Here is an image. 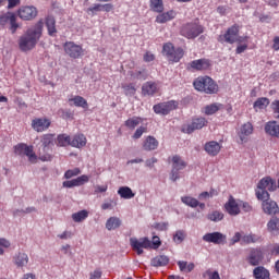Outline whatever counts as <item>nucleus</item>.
Wrapping results in <instances>:
<instances>
[{
  "label": "nucleus",
  "mask_w": 279,
  "mask_h": 279,
  "mask_svg": "<svg viewBox=\"0 0 279 279\" xmlns=\"http://www.w3.org/2000/svg\"><path fill=\"white\" fill-rule=\"evenodd\" d=\"M160 145V143L158 142V140H156V137L148 135L143 144L142 147L144 149V151H155V149Z\"/></svg>",
  "instance_id": "b1692460"
},
{
  "label": "nucleus",
  "mask_w": 279,
  "mask_h": 279,
  "mask_svg": "<svg viewBox=\"0 0 279 279\" xmlns=\"http://www.w3.org/2000/svg\"><path fill=\"white\" fill-rule=\"evenodd\" d=\"M182 36L189 39L197 38L201 34H204V26L197 22H192L183 25L181 29Z\"/></svg>",
  "instance_id": "423d86ee"
},
{
  "label": "nucleus",
  "mask_w": 279,
  "mask_h": 279,
  "mask_svg": "<svg viewBox=\"0 0 279 279\" xmlns=\"http://www.w3.org/2000/svg\"><path fill=\"white\" fill-rule=\"evenodd\" d=\"M54 134H45L41 137L43 147L39 148L38 158L43 162H51L53 156H51V147L56 143Z\"/></svg>",
  "instance_id": "7ed1b4c3"
},
{
  "label": "nucleus",
  "mask_w": 279,
  "mask_h": 279,
  "mask_svg": "<svg viewBox=\"0 0 279 279\" xmlns=\"http://www.w3.org/2000/svg\"><path fill=\"white\" fill-rule=\"evenodd\" d=\"M156 162H158V159H156V157H153L150 159H147L145 161L146 167H149L150 169H153L154 165H156Z\"/></svg>",
  "instance_id": "e2e57ef3"
},
{
  "label": "nucleus",
  "mask_w": 279,
  "mask_h": 279,
  "mask_svg": "<svg viewBox=\"0 0 279 279\" xmlns=\"http://www.w3.org/2000/svg\"><path fill=\"white\" fill-rule=\"evenodd\" d=\"M240 207L243 208V211H244V213H250V210H252V206H250L248 203L240 202Z\"/></svg>",
  "instance_id": "0e129e2a"
},
{
  "label": "nucleus",
  "mask_w": 279,
  "mask_h": 279,
  "mask_svg": "<svg viewBox=\"0 0 279 279\" xmlns=\"http://www.w3.org/2000/svg\"><path fill=\"white\" fill-rule=\"evenodd\" d=\"M130 245L133 252H136L137 256H142L144 254L143 250H158L162 242H160V238L158 235L153 236V241L149 238H131Z\"/></svg>",
  "instance_id": "f03ea898"
},
{
  "label": "nucleus",
  "mask_w": 279,
  "mask_h": 279,
  "mask_svg": "<svg viewBox=\"0 0 279 279\" xmlns=\"http://www.w3.org/2000/svg\"><path fill=\"white\" fill-rule=\"evenodd\" d=\"M178 104L173 100L167 101V102H160L158 105H155L153 107V110L156 114H163L167 116L171 110H175Z\"/></svg>",
  "instance_id": "ddd939ff"
},
{
  "label": "nucleus",
  "mask_w": 279,
  "mask_h": 279,
  "mask_svg": "<svg viewBox=\"0 0 279 279\" xmlns=\"http://www.w3.org/2000/svg\"><path fill=\"white\" fill-rule=\"evenodd\" d=\"M107 230H117V228H121V219L117 217H110L106 222Z\"/></svg>",
  "instance_id": "72a5a7b5"
},
{
  "label": "nucleus",
  "mask_w": 279,
  "mask_h": 279,
  "mask_svg": "<svg viewBox=\"0 0 279 279\" xmlns=\"http://www.w3.org/2000/svg\"><path fill=\"white\" fill-rule=\"evenodd\" d=\"M69 101H72L76 108H88V101L82 96H74L73 98H70Z\"/></svg>",
  "instance_id": "c9c22d12"
},
{
  "label": "nucleus",
  "mask_w": 279,
  "mask_h": 279,
  "mask_svg": "<svg viewBox=\"0 0 279 279\" xmlns=\"http://www.w3.org/2000/svg\"><path fill=\"white\" fill-rule=\"evenodd\" d=\"M0 25H2V27H5V25H10L12 34H15L16 29H19V24L16 23V15L12 12L0 15Z\"/></svg>",
  "instance_id": "f8f14e48"
},
{
  "label": "nucleus",
  "mask_w": 279,
  "mask_h": 279,
  "mask_svg": "<svg viewBox=\"0 0 279 279\" xmlns=\"http://www.w3.org/2000/svg\"><path fill=\"white\" fill-rule=\"evenodd\" d=\"M46 27L49 36H56V34H58V29L56 28V19H53V16L50 15L46 19Z\"/></svg>",
  "instance_id": "7c9ffc66"
},
{
  "label": "nucleus",
  "mask_w": 279,
  "mask_h": 279,
  "mask_svg": "<svg viewBox=\"0 0 279 279\" xmlns=\"http://www.w3.org/2000/svg\"><path fill=\"white\" fill-rule=\"evenodd\" d=\"M214 195V192H202L199 195H198V199H208L209 197H213Z\"/></svg>",
  "instance_id": "680f3d73"
},
{
  "label": "nucleus",
  "mask_w": 279,
  "mask_h": 279,
  "mask_svg": "<svg viewBox=\"0 0 279 279\" xmlns=\"http://www.w3.org/2000/svg\"><path fill=\"white\" fill-rule=\"evenodd\" d=\"M145 132H147V128L145 126H140L135 133L133 134V138L135 141H138V138H141V136H143V134H145Z\"/></svg>",
  "instance_id": "864d4df0"
},
{
  "label": "nucleus",
  "mask_w": 279,
  "mask_h": 279,
  "mask_svg": "<svg viewBox=\"0 0 279 279\" xmlns=\"http://www.w3.org/2000/svg\"><path fill=\"white\" fill-rule=\"evenodd\" d=\"M215 112H219V105L211 104L205 107V114L210 116L215 114Z\"/></svg>",
  "instance_id": "09e8293b"
},
{
  "label": "nucleus",
  "mask_w": 279,
  "mask_h": 279,
  "mask_svg": "<svg viewBox=\"0 0 279 279\" xmlns=\"http://www.w3.org/2000/svg\"><path fill=\"white\" fill-rule=\"evenodd\" d=\"M260 236L256 234H244L242 236V245H250V243H258Z\"/></svg>",
  "instance_id": "e433bc0d"
},
{
  "label": "nucleus",
  "mask_w": 279,
  "mask_h": 279,
  "mask_svg": "<svg viewBox=\"0 0 279 279\" xmlns=\"http://www.w3.org/2000/svg\"><path fill=\"white\" fill-rule=\"evenodd\" d=\"M209 279H221L219 271L208 272Z\"/></svg>",
  "instance_id": "338daca9"
},
{
  "label": "nucleus",
  "mask_w": 279,
  "mask_h": 279,
  "mask_svg": "<svg viewBox=\"0 0 279 279\" xmlns=\"http://www.w3.org/2000/svg\"><path fill=\"white\" fill-rule=\"evenodd\" d=\"M194 88L206 93L207 95H213L217 93L218 86L215 84V81L209 76L201 77L194 81Z\"/></svg>",
  "instance_id": "20e7f679"
},
{
  "label": "nucleus",
  "mask_w": 279,
  "mask_h": 279,
  "mask_svg": "<svg viewBox=\"0 0 279 279\" xmlns=\"http://www.w3.org/2000/svg\"><path fill=\"white\" fill-rule=\"evenodd\" d=\"M210 68V61L208 59L194 60L187 64V69H193L194 71H206Z\"/></svg>",
  "instance_id": "6ab92c4d"
},
{
  "label": "nucleus",
  "mask_w": 279,
  "mask_h": 279,
  "mask_svg": "<svg viewBox=\"0 0 279 279\" xmlns=\"http://www.w3.org/2000/svg\"><path fill=\"white\" fill-rule=\"evenodd\" d=\"M252 132H254V126L252 125V123L247 122L245 124H243L240 129V132L238 133V136L240 138V143H247V136H250V134H252Z\"/></svg>",
  "instance_id": "aec40b11"
},
{
  "label": "nucleus",
  "mask_w": 279,
  "mask_h": 279,
  "mask_svg": "<svg viewBox=\"0 0 279 279\" xmlns=\"http://www.w3.org/2000/svg\"><path fill=\"white\" fill-rule=\"evenodd\" d=\"M263 258H264L263 251H260L259 248H253L248 256V263L253 267H256L260 265V263H263Z\"/></svg>",
  "instance_id": "412c9836"
},
{
  "label": "nucleus",
  "mask_w": 279,
  "mask_h": 279,
  "mask_svg": "<svg viewBox=\"0 0 279 279\" xmlns=\"http://www.w3.org/2000/svg\"><path fill=\"white\" fill-rule=\"evenodd\" d=\"M207 219H209V221H221L223 219V213L221 211H213L210 214L207 215Z\"/></svg>",
  "instance_id": "de8ad7c7"
},
{
  "label": "nucleus",
  "mask_w": 279,
  "mask_h": 279,
  "mask_svg": "<svg viewBox=\"0 0 279 279\" xmlns=\"http://www.w3.org/2000/svg\"><path fill=\"white\" fill-rule=\"evenodd\" d=\"M219 43H228L229 45H234V43H241V37L239 36V26L233 25L226 34L220 35L218 38Z\"/></svg>",
  "instance_id": "1a4fd4ad"
},
{
  "label": "nucleus",
  "mask_w": 279,
  "mask_h": 279,
  "mask_svg": "<svg viewBox=\"0 0 279 279\" xmlns=\"http://www.w3.org/2000/svg\"><path fill=\"white\" fill-rule=\"evenodd\" d=\"M185 236H186V234H184V231L179 230L173 235V241H174V243L180 244V243H182V241H184Z\"/></svg>",
  "instance_id": "3c124183"
},
{
  "label": "nucleus",
  "mask_w": 279,
  "mask_h": 279,
  "mask_svg": "<svg viewBox=\"0 0 279 279\" xmlns=\"http://www.w3.org/2000/svg\"><path fill=\"white\" fill-rule=\"evenodd\" d=\"M162 53L169 62H180L184 58V50L182 48L173 47V44H165Z\"/></svg>",
  "instance_id": "39448f33"
},
{
  "label": "nucleus",
  "mask_w": 279,
  "mask_h": 279,
  "mask_svg": "<svg viewBox=\"0 0 279 279\" xmlns=\"http://www.w3.org/2000/svg\"><path fill=\"white\" fill-rule=\"evenodd\" d=\"M106 191H108V185H96L94 193L97 195V193H106Z\"/></svg>",
  "instance_id": "13d9d810"
},
{
  "label": "nucleus",
  "mask_w": 279,
  "mask_h": 279,
  "mask_svg": "<svg viewBox=\"0 0 279 279\" xmlns=\"http://www.w3.org/2000/svg\"><path fill=\"white\" fill-rule=\"evenodd\" d=\"M102 12H111V10L114 8L111 3L101 4Z\"/></svg>",
  "instance_id": "69168bd1"
},
{
  "label": "nucleus",
  "mask_w": 279,
  "mask_h": 279,
  "mask_svg": "<svg viewBox=\"0 0 279 279\" xmlns=\"http://www.w3.org/2000/svg\"><path fill=\"white\" fill-rule=\"evenodd\" d=\"M158 90V83L149 81L142 85V95L144 97H154Z\"/></svg>",
  "instance_id": "a211bd4d"
},
{
  "label": "nucleus",
  "mask_w": 279,
  "mask_h": 279,
  "mask_svg": "<svg viewBox=\"0 0 279 279\" xmlns=\"http://www.w3.org/2000/svg\"><path fill=\"white\" fill-rule=\"evenodd\" d=\"M118 195H120V197H122V199H132L135 197L136 194H134V192H132V189L129 186H121L118 190Z\"/></svg>",
  "instance_id": "c85d7f7f"
},
{
  "label": "nucleus",
  "mask_w": 279,
  "mask_h": 279,
  "mask_svg": "<svg viewBox=\"0 0 279 279\" xmlns=\"http://www.w3.org/2000/svg\"><path fill=\"white\" fill-rule=\"evenodd\" d=\"M271 107H272L274 111L279 114V100L272 101Z\"/></svg>",
  "instance_id": "774afa93"
},
{
  "label": "nucleus",
  "mask_w": 279,
  "mask_h": 279,
  "mask_svg": "<svg viewBox=\"0 0 279 279\" xmlns=\"http://www.w3.org/2000/svg\"><path fill=\"white\" fill-rule=\"evenodd\" d=\"M38 15V11L35 7H22L19 10V16L23 21H32L33 19H36Z\"/></svg>",
  "instance_id": "2eb2a0df"
},
{
  "label": "nucleus",
  "mask_w": 279,
  "mask_h": 279,
  "mask_svg": "<svg viewBox=\"0 0 279 279\" xmlns=\"http://www.w3.org/2000/svg\"><path fill=\"white\" fill-rule=\"evenodd\" d=\"M226 235L221 232L206 233L203 235L205 243H214V245H226Z\"/></svg>",
  "instance_id": "4468645a"
},
{
  "label": "nucleus",
  "mask_w": 279,
  "mask_h": 279,
  "mask_svg": "<svg viewBox=\"0 0 279 279\" xmlns=\"http://www.w3.org/2000/svg\"><path fill=\"white\" fill-rule=\"evenodd\" d=\"M208 125V120L205 118H194L190 124H184L182 126V132L184 134H193L195 130H202Z\"/></svg>",
  "instance_id": "9d476101"
},
{
  "label": "nucleus",
  "mask_w": 279,
  "mask_h": 279,
  "mask_svg": "<svg viewBox=\"0 0 279 279\" xmlns=\"http://www.w3.org/2000/svg\"><path fill=\"white\" fill-rule=\"evenodd\" d=\"M95 14V12H102L101 4H94V7H90L87 9V14Z\"/></svg>",
  "instance_id": "6e6d98bb"
},
{
  "label": "nucleus",
  "mask_w": 279,
  "mask_h": 279,
  "mask_svg": "<svg viewBox=\"0 0 279 279\" xmlns=\"http://www.w3.org/2000/svg\"><path fill=\"white\" fill-rule=\"evenodd\" d=\"M186 165V161L182 160V157L178 155L172 157V169L170 172V180H172V182L180 180V171H184Z\"/></svg>",
  "instance_id": "6e6552de"
},
{
  "label": "nucleus",
  "mask_w": 279,
  "mask_h": 279,
  "mask_svg": "<svg viewBox=\"0 0 279 279\" xmlns=\"http://www.w3.org/2000/svg\"><path fill=\"white\" fill-rule=\"evenodd\" d=\"M150 10H153V12H163L165 4L162 0H150Z\"/></svg>",
  "instance_id": "a19ab883"
},
{
  "label": "nucleus",
  "mask_w": 279,
  "mask_h": 279,
  "mask_svg": "<svg viewBox=\"0 0 279 279\" xmlns=\"http://www.w3.org/2000/svg\"><path fill=\"white\" fill-rule=\"evenodd\" d=\"M263 211L265 215H278L279 214V207L278 203L274 201H265L262 204Z\"/></svg>",
  "instance_id": "5701e85b"
},
{
  "label": "nucleus",
  "mask_w": 279,
  "mask_h": 279,
  "mask_svg": "<svg viewBox=\"0 0 279 279\" xmlns=\"http://www.w3.org/2000/svg\"><path fill=\"white\" fill-rule=\"evenodd\" d=\"M175 19V11H168L166 13H161L157 15L156 22L157 23H167L168 21H171Z\"/></svg>",
  "instance_id": "473e14b6"
},
{
  "label": "nucleus",
  "mask_w": 279,
  "mask_h": 279,
  "mask_svg": "<svg viewBox=\"0 0 279 279\" xmlns=\"http://www.w3.org/2000/svg\"><path fill=\"white\" fill-rule=\"evenodd\" d=\"M124 125L129 128V130H134L135 128H137V125H141V118L138 117L130 118L124 122Z\"/></svg>",
  "instance_id": "79ce46f5"
},
{
  "label": "nucleus",
  "mask_w": 279,
  "mask_h": 279,
  "mask_svg": "<svg viewBox=\"0 0 279 279\" xmlns=\"http://www.w3.org/2000/svg\"><path fill=\"white\" fill-rule=\"evenodd\" d=\"M63 186H64V189H73V186H77V183H76L75 179H73L70 181H64Z\"/></svg>",
  "instance_id": "4d7b16f0"
},
{
  "label": "nucleus",
  "mask_w": 279,
  "mask_h": 279,
  "mask_svg": "<svg viewBox=\"0 0 279 279\" xmlns=\"http://www.w3.org/2000/svg\"><path fill=\"white\" fill-rule=\"evenodd\" d=\"M102 272L99 269L94 270L89 275V279H101Z\"/></svg>",
  "instance_id": "bf43d9fd"
},
{
  "label": "nucleus",
  "mask_w": 279,
  "mask_h": 279,
  "mask_svg": "<svg viewBox=\"0 0 279 279\" xmlns=\"http://www.w3.org/2000/svg\"><path fill=\"white\" fill-rule=\"evenodd\" d=\"M156 60V57L151 52H146L144 54V62H154Z\"/></svg>",
  "instance_id": "052dcab7"
},
{
  "label": "nucleus",
  "mask_w": 279,
  "mask_h": 279,
  "mask_svg": "<svg viewBox=\"0 0 279 279\" xmlns=\"http://www.w3.org/2000/svg\"><path fill=\"white\" fill-rule=\"evenodd\" d=\"M268 232H278L279 230V218L272 216L267 223Z\"/></svg>",
  "instance_id": "4c0bfd02"
},
{
  "label": "nucleus",
  "mask_w": 279,
  "mask_h": 279,
  "mask_svg": "<svg viewBox=\"0 0 279 279\" xmlns=\"http://www.w3.org/2000/svg\"><path fill=\"white\" fill-rule=\"evenodd\" d=\"M257 189H263L264 191L274 192V191H276V189H278V186L276 185V181H274V179H271V177H267V178L262 179L258 182Z\"/></svg>",
  "instance_id": "4be33fe9"
},
{
  "label": "nucleus",
  "mask_w": 279,
  "mask_h": 279,
  "mask_svg": "<svg viewBox=\"0 0 279 279\" xmlns=\"http://www.w3.org/2000/svg\"><path fill=\"white\" fill-rule=\"evenodd\" d=\"M51 125V121L46 118H36L32 121V128L35 132H45V130H49Z\"/></svg>",
  "instance_id": "f3484780"
},
{
  "label": "nucleus",
  "mask_w": 279,
  "mask_h": 279,
  "mask_svg": "<svg viewBox=\"0 0 279 279\" xmlns=\"http://www.w3.org/2000/svg\"><path fill=\"white\" fill-rule=\"evenodd\" d=\"M267 191L269 190L258 189L256 191L257 199H260L262 202H271V199H269V192Z\"/></svg>",
  "instance_id": "a18cd8bd"
},
{
  "label": "nucleus",
  "mask_w": 279,
  "mask_h": 279,
  "mask_svg": "<svg viewBox=\"0 0 279 279\" xmlns=\"http://www.w3.org/2000/svg\"><path fill=\"white\" fill-rule=\"evenodd\" d=\"M56 144L59 147H66V145H71V136L66 134L58 135Z\"/></svg>",
  "instance_id": "58836bf2"
},
{
  "label": "nucleus",
  "mask_w": 279,
  "mask_h": 279,
  "mask_svg": "<svg viewBox=\"0 0 279 279\" xmlns=\"http://www.w3.org/2000/svg\"><path fill=\"white\" fill-rule=\"evenodd\" d=\"M74 180L76 182V186H82V185L86 184V182H88L89 178H88V175L83 174Z\"/></svg>",
  "instance_id": "5fc2aeb1"
},
{
  "label": "nucleus",
  "mask_w": 279,
  "mask_h": 279,
  "mask_svg": "<svg viewBox=\"0 0 279 279\" xmlns=\"http://www.w3.org/2000/svg\"><path fill=\"white\" fill-rule=\"evenodd\" d=\"M14 154H16V156H27L32 165H36L38 160V156L34 153V146H28L27 144H17L14 146Z\"/></svg>",
  "instance_id": "0eeeda50"
},
{
  "label": "nucleus",
  "mask_w": 279,
  "mask_h": 279,
  "mask_svg": "<svg viewBox=\"0 0 279 279\" xmlns=\"http://www.w3.org/2000/svg\"><path fill=\"white\" fill-rule=\"evenodd\" d=\"M205 151L209 156H217L221 151V145L215 141L208 142L205 144Z\"/></svg>",
  "instance_id": "393cba45"
},
{
  "label": "nucleus",
  "mask_w": 279,
  "mask_h": 279,
  "mask_svg": "<svg viewBox=\"0 0 279 279\" xmlns=\"http://www.w3.org/2000/svg\"><path fill=\"white\" fill-rule=\"evenodd\" d=\"M63 48L66 56L73 58L74 60H76L77 58H82V56H84V49L82 48V46L76 45L73 41H66Z\"/></svg>",
  "instance_id": "9b49d317"
},
{
  "label": "nucleus",
  "mask_w": 279,
  "mask_h": 279,
  "mask_svg": "<svg viewBox=\"0 0 279 279\" xmlns=\"http://www.w3.org/2000/svg\"><path fill=\"white\" fill-rule=\"evenodd\" d=\"M243 245V234L241 232H235V234L230 240V245H235V243H240Z\"/></svg>",
  "instance_id": "603ef678"
},
{
  "label": "nucleus",
  "mask_w": 279,
  "mask_h": 279,
  "mask_svg": "<svg viewBox=\"0 0 279 279\" xmlns=\"http://www.w3.org/2000/svg\"><path fill=\"white\" fill-rule=\"evenodd\" d=\"M267 106H269V100L265 97L258 98L255 102H254V108L256 110H265V108H267Z\"/></svg>",
  "instance_id": "37998d69"
},
{
  "label": "nucleus",
  "mask_w": 279,
  "mask_h": 279,
  "mask_svg": "<svg viewBox=\"0 0 279 279\" xmlns=\"http://www.w3.org/2000/svg\"><path fill=\"white\" fill-rule=\"evenodd\" d=\"M80 173H82V171L80 170V168H75L73 170H68L64 173V179L65 180H71V178H75V175H80Z\"/></svg>",
  "instance_id": "8fccbe9b"
},
{
  "label": "nucleus",
  "mask_w": 279,
  "mask_h": 279,
  "mask_svg": "<svg viewBox=\"0 0 279 279\" xmlns=\"http://www.w3.org/2000/svg\"><path fill=\"white\" fill-rule=\"evenodd\" d=\"M71 147L82 148L86 147V136L84 134L74 135L71 141Z\"/></svg>",
  "instance_id": "bb28decb"
},
{
  "label": "nucleus",
  "mask_w": 279,
  "mask_h": 279,
  "mask_svg": "<svg viewBox=\"0 0 279 279\" xmlns=\"http://www.w3.org/2000/svg\"><path fill=\"white\" fill-rule=\"evenodd\" d=\"M253 276L255 279H269V270L263 266H259L253 270Z\"/></svg>",
  "instance_id": "c756f323"
},
{
  "label": "nucleus",
  "mask_w": 279,
  "mask_h": 279,
  "mask_svg": "<svg viewBox=\"0 0 279 279\" xmlns=\"http://www.w3.org/2000/svg\"><path fill=\"white\" fill-rule=\"evenodd\" d=\"M150 265L153 267H166V265H169V257L166 255L156 256L150 260Z\"/></svg>",
  "instance_id": "cd10ccee"
},
{
  "label": "nucleus",
  "mask_w": 279,
  "mask_h": 279,
  "mask_svg": "<svg viewBox=\"0 0 279 279\" xmlns=\"http://www.w3.org/2000/svg\"><path fill=\"white\" fill-rule=\"evenodd\" d=\"M28 263L29 257L25 253H19V255L14 257V264L16 265V267H26Z\"/></svg>",
  "instance_id": "2f4dec72"
},
{
  "label": "nucleus",
  "mask_w": 279,
  "mask_h": 279,
  "mask_svg": "<svg viewBox=\"0 0 279 279\" xmlns=\"http://www.w3.org/2000/svg\"><path fill=\"white\" fill-rule=\"evenodd\" d=\"M122 88L126 97H134V95H136V87H134L132 84H124L122 85Z\"/></svg>",
  "instance_id": "49530a36"
},
{
  "label": "nucleus",
  "mask_w": 279,
  "mask_h": 279,
  "mask_svg": "<svg viewBox=\"0 0 279 279\" xmlns=\"http://www.w3.org/2000/svg\"><path fill=\"white\" fill-rule=\"evenodd\" d=\"M43 36V22L39 21L35 26L28 28L24 35L19 39V47L21 51H32L38 40Z\"/></svg>",
  "instance_id": "f257e3e1"
},
{
  "label": "nucleus",
  "mask_w": 279,
  "mask_h": 279,
  "mask_svg": "<svg viewBox=\"0 0 279 279\" xmlns=\"http://www.w3.org/2000/svg\"><path fill=\"white\" fill-rule=\"evenodd\" d=\"M130 75H131L132 80H141V81H143V80H147V75L148 74H147L146 70H141V71L135 70V71H131Z\"/></svg>",
  "instance_id": "ea45409f"
},
{
  "label": "nucleus",
  "mask_w": 279,
  "mask_h": 279,
  "mask_svg": "<svg viewBox=\"0 0 279 279\" xmlns=\"http://www.w3.org/2000/svg\"><path fill=\"white\" fill-rule=\"evenodd\" d=\"M225 208L227 213L233 217L241 214L240 203L236 202L233 196H229V201L225 204Z\"/></svg>",
  "instance_id": "dca6fc26"
},
{
  "label": "nucleus",
  "mask_w": 279,
  "mask_h": 279,
  "mask_svg": "<svg viewBox=\"0 0 279 279\" xmlns=\"http://www.w3.org/2000/svg\"><path fill=\"white\" fill-rule=\"evenodd\" d=\"M266 134L269 136H275V138H279V124L276 121L267 122L265 125Z\"/></svg>",
  "instance_id": "a878e982"
},
{
  "label": "nucleus",
  "mask_w": 279,
  "mask_h": 279,
  "mask_svg": "<svg viewBox=\"0 0 279 279\" xmlns=\"http://www.w3.org/2000/svg\"><path fill=\"white\" fill-rule=\"evenodd\" d=\"M88 218V211L87 210H81L72 215L73 221L75 223H80L81 221H84V219Z\"/></svg>",
  "instance_id": "c03bdc74"
},
{
  "label": "nucleus",
  "mask_w": 279,
  "mask_h": 279,
  "mask_svg": "<svg viewBox=\"0 0 279 279\" xmlns=\"http://www.w3.org/2000/svg\"><path fill=\"white\" fill-rule=\"evenodd\" d=\"M181 202L185 204V206H190V208H197V206H199V201L193 196H182Z\"/></svg>",
  "instance_id": "f704fd0d"
}]
</instances>
